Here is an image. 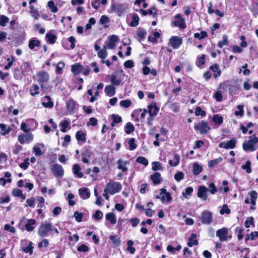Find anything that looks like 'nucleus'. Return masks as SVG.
Returning <instances> with one entry per match:
<instances>
[{
    "label": "nucleus",
    "mask_w": 258,
    "mask_h": 258,
    "mask_svg": "<svg viewBox=\"0 0 258 258\" xmlns=\"http://www.w3.org/2000/svg\"><path fill=\"white\" fill-rule=\"evenodd\" d=\"M139 17L137 14H133L132 15V21L130 23V26L136 27L139 24Z\"/></svg>",
    "instance_id": "obj_38"
},
{
    "label": "nucleus",
    "mask_w": 258,
    "mask_h": 258,
    "mask_svg": "<svg viewBox=\"0 0 258 258\" xmlns=\"http://www.w3.org/2000/svg\"><path fill=\"white\" fill-rule=\"evenodd\" d=\"M71 71L73 74L78 75L81 72V66L79 64H73L71 67Z\"/></svg>",
    "instance_id": "obj_39"
},
{
    "label": "nucleus",
    "mask_w": 258,
    "mask_h": 258,
    "mask_svg": "<svg viewBox=\"0 0 258 258\" xmlns=\"http://www.w3.org/2000/svg\"><path fill=\"white\" fill-rule=\"evenodd\" d=\"M250 162L247 161L245 164L242 165L241 168L243 170H245L247 173H250L251 172V168L250 167Z\"/></svg>",
    "instance_id": "obj_47"
},
{
    "label": "nucleus",
    "mask_w": 258,
    "mask_h": 258,
    "mask_svg": "<svg viewBox=\"0 0 258 258\" xmlns=\"http://www.w3.org/2000/svg\"><path fill=\"white\" fill-rule=\"evenodd\" d=\"M150 178L154 185L159 184L162 182L161 174L159 172H155L151 175Z\"/></svg>",
    "instance_id": "obj_17"
},
{
    "label": "nucleus",
    "mask_w": 258,
    "mask_h": 258,
    "mask_svg": "<svg viewBox=\"0 0 258 258\" xmlns=\"http://www.w3.org/2000/svg\"><path fill=\"white\" fill-rule=\"evenodd\" d=\"M257 143L258 138L253 135L249 138L247 142L243 143V149L245 151H254L258 149Z\"/></svg>",
    "instance_id": "obj_1"
},
{
    "label": "nucleus",
    "mask_w": 258,
    "mask_h": 258,
    "mask_svg": "<svg viewBox=\"0 0 258 258\" xmlns=\"http://www.w3.org/2000/svg\"><path fill=\"white\" fill-rule=\"evenodd\" d=\"M79 194L81 198L84 200L88 199L90 196V192L88 188L84 187L79 189Z\"/></svg>",
    "instance_id": "obj_18"
},
{
    "label": "nucleus",
    "mask_w": 258,
    "mask_h": 258,
    "mask_svg": "<svg viewBox=\"0 0 258 258\" xmlns=\"http://www.w3.org/2000/svg\"><path fill=\"white\" fill-rule=\"evenodd\" d=\"M64 62H63L62 61L59 62L57 63V67H56V73H57V74H61V71H62V69L64 68Z\"/></svg>",
    "instance_id": "obj_62"
},
{
    "label": "nucleus",
    "mask_w": 258,
    "mask_h": 258,
    "mask_svg": "<svg viewBox=\"0 0 258 258\" xmlns=\"http://www.w3.org/2000/svg\"><path fill=\"white\" fill-rule=\"evenodd\" d=\"M105 217L106 219L108 220L111 224L114 225L116 223L117 219L114 213L112 212L107 213L105 215Z\"/></svg>",
    "instance_id": "obj_26"
},
{
    "label": "nucleus",
    "mask_w": 258,
    "mask_h": 258,
    "mask_svg": "<svg viewBox=\"0 0 258 258\" xmlns=\"http://www.w3.org/2000/svg\"><path fill=\"white\" fill-rule=\"evenodd\" d=\"M203 170V167L198 163H195L193 164L192 173L195 175L199 174Z\"/></svg>",
    "instance_id": "obj_31"
},
{
    "label": "nucleus",
    "mask_w": 258,
    "mask_h": 258,
    "mask_svg": "<svg viewBox=\"0 0 258 258\" xmlns=\"http://www.w3.org/2000/svg\"><path fill=\"white\" fill-rule=\"evenodd\" d=\"M40 45V42L36 39H31L29 42V48L31 50H34L35 47H39Z\"/></svg>",
    "instance_id": "obj_25"
},
{
    "label": "nucleus",
    "mask_w": 258,
    "mask_h": 258,
    "mask_svg": "<svg viewBox=\"0 0 258 258\" xmlns=\"http://www.w3.org/2000/svg\"><path fill=\"white\" fill-rule=\"evenodd\" d=\"M223 160V158L222 157H219L217 159L210 160L208 162V166L209 168H214L215 167L218 163L222 162Z\"/></svg>",
    "instance_id": "obj_34"
},
{
    "label": "nucleus",
    "mask_w": 258,
    "mask_h": 258,
    "mask_svg": "<svg viewBox=\"0 0 258 258\" xmlns=\"http://www.w3.org/2000/svg\"><path fill=\"white\" fill-rule=\"evenodd\" d=\"M53 227L50 223H45L41 224L38 231V235L42 237H46L48 236L49 232L52 231Z\"/></svg>",
    "instance_id": "obj_6"
},
{
    "label": "nucleus",
    "mask_w": 258,
    "mask_h": 258,
    "mask_svg": "<svg viewBox=\"0 0 258 258\" xmlns=\"http://www.w3.org/2000/svg\"><path fill=\"white\" fill-rule=\"evenodd\" d=\"M0 128L1 130V133L3 136L8 134L11 131L10 128H7L6 125L3 123H0Z\"/></svg>",
    "instance_id": "obj_43"
},
{
    "label": "nucleus",
    "mask_w": 258,
    "mask_h": 258,
    "mask_svg": "<svg viewBox=\"0 0 258 258\" xmlns=\"http://www.w3.org/2000/svg\"><path fill=\"white\" fill-rule=\"evenodd\" d=\"M51 170L55 177H61L63 175L62 166L58 164H54L51 167Z\"/></svg>",
    "instance_id": "obj_8"
},
{
    "label": "nucleus",
    "mask_w": 258,
    "mask_h": 258,
    "mask_svg": "<svg viewBox=\"0 0 258 258\" xmlns=\"http://www.w3.org/2000/svg\"><path fill=\"white\" fill-rule=\"evenodd\" d=\"M78 105L77 102L73 99H70L66 103V107L70 113L73 112Z\"/></svg>",
    "instance_id": "obj_15"
},
{
    "label": "nucleus",
    "mask_w": 258,
    "mask_h": 258,
    "mask_svg": "<svg viewBox=\"0 0 258 258\" xmlns=\"http://www.w3.org/2000/svg\"><path fill=\"white\" fill-rule=\"evenodd\" d=\"M207 36V33L205 31H202L200 33H196L194 34V37L199 39H202Z\"/></svg>",
    "instance_id": "obj_54"
},
{
    "label": "nucleus",
    "mask_w": 258,
    "mask_h": 258,
    "mask_svg": "<svg viewBox=\"0 0 258 258\" xmlns=\"http://www.w3.org/2000/svg\"><path fill=\"white\" fill-rule=\"evenodd\" d=\"M211 70L214 72V77L216 78L220 76L221 75V71L219 68V66L217 64H215L213 66H211L210 67Z\"/></svg>",
    "instance_id": "obj_29"
},
{
    "label": "nucleus",
    "mask_w": 258,
    "mask_h": 258,
    "mask_svg": "<svg viewBox=\"0 0 258 258\" xmlns=\"http://www.w3.org/2000/svg\"><path fill=\"white\" fill-rule=\"evenodd\" d=\"M111 8L113 11L119 14V15L125 11V8L122 4H112Z\"/></svg>",
    "instance_id": "obj_22"
},
{
    "label": "nucleus",
    "mask_w": 258,
    "mask_h": 258,
    "mask_svg": "<svg viewBox=\"0 0 258 258\" xmlns=\"http://www.w3.org/2000/svg\"><path fill=\"white\" fill-rule=\"evenodd\" d=\"M152 170L154 171L161 170L162 168L161 163L159 162H153L152 163Z\"/></svg>",
    "instance_id": "obj_56"
},
{
    "label": "nucleus",
    "mask_w": 258,
    "mask_h": 258,
    "mask_svg": "<svg viewBox=\"0 0 258 258\" xmlns=\"http://www.w3.org/2000/svg\"><path fill=\"white\" fill-rule=\"evenodd\" d=\"M228 44V41L227 36L224 35L222 36V40L219 41L218 43V46L220 48H222L224 45H227Z\"/></svg>",
    "instance_id": "obj_44"
},
{
    "label": "nucleus",
    "mask_w": 258,
    "mask_h": 258,
    "mask_svg": "<svg viewBox=\"0 0 258 258\" xmlns=\"http://www.w3.org/2000/svg\"><path fill=\"white\" fill-rule=\"evenodd\" d=\"M223 117L218 114H215L212 118V121L215 124L220 125L223 122Z\"/></svg>",
    "instance_id": "obj_41"
},
{
    "label": "nucleus",
    "mask_w": 258,
    "mask_h": 258,
    "mask_svg": "<svg viewBox=\"0 0 258 258\" xmlns=\"http://www.w3.org/2000/svg\"><path fill=\"white\" fill-rule=\"evenodd\" d=\"M148 108V112L151 116H156L159 111V108L157 107L155 104L154 105H149Z\"/></svg>",
    "instance_id": "obj_27"
},
{
    "label": "nucleus",
    "mask_w": 258,
    "mask_h": 258,
    "mask_svg": "<svg viewBox=\"0 0 258 258\" xmlns=\"http://www.w3.org/2000/svg\"><path fill=\"white\" fill-rule=\"evenodd\" d=\"M175 18L176 20L172 23L174 26L178 27L181 29L185 28V20L182 18L179 14L176 15Z\"/></svg>",
    "instance_id": "obj_9"
},
{
    "label": "nucleus",
    "mask_w": 258,
    "mask_h": 258,
    "mask_svg": "<svg viewBox=\"0 0 258 258\" xmlns=\"http://www.w3.org/2000/svg\"><path fill=\"white\" fill-rule=\"evenodd\" d=\"M14 76L16 79L20 80L23 78L24 74L19 68H15L14 72Z\"/></svg>",
    "instance_id": "obj_35"
},
{
    "label": "nucleus",
    "mask_w": 258,
    "mask_h": 258,
    "mask_svg": "<svg viewBox=\"0 0 258 258\" xmlns=\"http://www.w3.org/2000/svg\"><path fill=\"white\" fill-rule=\"evenodd\" d=\"M200 218L202 224L207 225L210 224L213 220L212 213L208 210L202 212Z\"/></svg>",
    "instance_id": "obj_7"
},
{
    "label": "nucleus",
    "mask_w": 258,
    "mask_h": 258,
    "mask_svg": "<svg viewBox=\"0 0 258 258\" xmlns=\"http://www.w3.org/2000/svg\"><path fill=\"white\" fill-rule=\"evenodd\" d=\"M118 163V168L121 170L122 172H125L127 170V168L126 167V165L128 164L127 161H122L121 160H119L117 161Z\"/></svg>",
    "instance_id": "obj_33"
},
{
    "label": "nucleus",
    "mask_w": 258,
    "mask_h": 258,
    "mask_svg": "<svg viewBox=\"0 0 258 258\" xmlns=\"http://www.w3.org/2000/svg\"><path fill=\"white\" fill-rule=\"evenodd\" d=\"M136 161L139 163H140L141 164H143L145 166H147L148 164V160L144 157H138L136 159Z\"/></svg>",
    "instance_id": "obj_50"
},
{
    "label": "nucleus",
    "mask_w": 258,
    "mask_h": 258,
    "mask_svg": "<svg viewBox=\"0 0 258 258\" xmlns=\"http://www.w3.org/2000/svg\"><path fill=\"white\" fill-rule=\"evenodd\" d=\"M109 239L112 243L116 246H118L120 244V240L116 236L111 235L109 236Z\"/></svg>",
    "instance_id": "obj_48"
},
{
    "label": "nucleus",
    "mask_w": 258,
    "mask_h": 258,
    "mask_svg": "<svg viewBox=\"0 0 258 258\" xmlns=\"http://www.w3.org/2000/svg\"><path fill=\"white\" fill-rule=\"evenodd\" d=\"M46 37L47 38L49 42L51 44H53L55 42L56 36L51 33H47L46 34Z\"/></svg>",
    "instance_id": "obj_46"
},
{
    "label": "nucleus",
    "mask_w": 258,
    "mask_h": 258,
    "mask_svg": "<svg viewBox=\"0 0 258 258\" xmlns=\"http://www.w3.org/2000/svg\"><path fill=\"white\" fill-rule=\"evenodd\" d=\"M110 81L112 84V85H116L118 86L120 84V81L119 80L116 79V76L114 75H112L110 77Z\"/></svg>",
    "instance_id": "obj_55"
},
{
    "label": "nucleus",
    "mask_w": 258,
    "mask_h": 258,
    "mask_svg": "<svg viewBox=\"0 0 258 258\" xmlns=\"http://www.w3.org/2000/svg\"><path fill=\"white\" fill-rule=\"evenodd\" d=\"M39 87L37 85H33L30 89V94L34 96L39 93Z\"/></svg>",
    "instance_id": "obj_45"
},
{
    "label": "nucleus",
    "mask_w": 258,
    "mask_h": 258,
    "mask_svg": "<svg viewBox=\"0 0 258 258\" xmlns=\"http://www.w3.org/2000/svg\"><path fill=\"white\" fill-rule=\"evenodd\" d=\"M180 161V157L178 155H174L173 156V160H170L169 161V164L172 166H176Z\"/></svg>",
    "instance_id": "obj_37"
},
{
    "label": "nucleus",
    "mask_w": 258,
    "mask_h": 258,
    "mask_svg": "<svg viewBox=\"0 0 258 258\" xmlns=\"http://www.w3.org/2000/svg\"><path fill=\"white\" fill-rule=\"evenodd\" d=\"M106 191L110 195H114L118 192L122 188L121 184L116 181H110L106 185Z\"/></svg>",
    "instance_id": "obj_2"
},
{
    "label": "nucleus",
    "mask_w": 258,
    "mask_h": 258,
    "mask_svg": "<svg viewBox=\"0 0 258 258\" xmlns=\"http://www.w3.org/2000/svg\"><path fill=\"white\" fill-rule=\"evenodd\" d=\"M195 114L197 116L201 115L202 116H204L206 115V112L202 110L201 107H197L195 109Z\"/></svg>",
    "instance_id": "obj_60"
},
{
    "label": "nucleus",
    "mask_w": 258,
    "mask_h": 258,
    "mask_svg": "<svg viewBox=\"0 0 258 258\" xmlns=\"http://www.w3.org/2000/svg\"><path fill=\"white\" fill-rule=\"evenodd\" d=\"M170 42L173 48L177 49L181 45L182 40L178 37L172 36L170 39Z\"/></svg>",
    "instance_id": "obj_13"
},
{
    "label": "nucleus",
    "mask_w": 258,
    "mask_h": 258,
    "mask_svg": "<svg viewBox=\"0 0 258 258\" xmlns=\"http://www.w3.org/2000/svg\"><path fill=\"white\" fill-rule=\"evenodd\" d=\"M42 105L46 107L51 108L53 106V103L51 100V98L49 96L46 95L43 99V102L42 103Z\"/></svg>",
    "instance_id": "obj_21"
},
{
    "label": "nucleus",
    "mask_w": 258,
    "mask_h": 258,
    "mask_svg": "<svg viewBox=\"0 0 258 258\" xmlns=\"http://www.w3.org/2000/svg\"><path fill=\"white\" fill-rule=\"evenodd\" d=\"M135 130V127L131 122H127L125 126V132L127 134H130L133 133Z\"/></svg>",
    "instance_id": "obj_40"
},
{
    "label": "nucleus",
    "mask_w": 258,
    "mask_h": 258,
    "mask_svg": "<svg viewBox=\"0 0 258 258\" xmlns=\"http://www.w3.org/2000/svg\"><path fill=\"white\" fill-rule=\"evenodd\" d=\"M111 118L113 122H115L116 123H118L122 121L121 117L117 114H112Z\"/></svg>",
    "instance_id": "obj_61"
},
{
    "label": "nucleus",
    "mask_w": 258,
    "mask_h": 258,
    "mask_svg": "<svg viewBox=\"0 0 258 258\" xmlns=\"http://www.w3.org/2000/svg\"><path fill=\"white\" fill-rule=\"evenodd\" d=\"M33 139L32 133H28L26 134H20L18 137V140L21 144H25L26 142H30Z\"/></svg>",
    "instance_id": "obj_10"
},
{
    "label": "nucleus",
    "mask_w": 258,
    "mask_h": 258,
    "mask_svg": "<svg viewBox=\"0 0 258 258\" xmlns=\"http://www.w3.org/2000/svg\"><path fill=\"white\" fill-rule=\"evenodd\" d=\"M208 191V189L205 186H200L198 188L197 196L202 200L206 201L208 198L207 194Z\"/></svg>",
    "instance_id": "obj_12"
},
{
    "label": "nucleus",
    "mask_w": 258,
    "mask_h": 258,
    "mask_svg": "<svg viewBox=\"0 0 258 258\" xmlns=\"http://www.w3.org/2000/svg\"><path fill=\"white\" fill-rule=\"evenodd\" d=\"M44 147L43 143H37L33 148V152L36 156H40L43 154L41 149Z\"/></svg>",
    "instance_id": "obj_16"
},
{
    "label": "nucleus",
    "mask_w": 258,
    "mask_h": 258,
    "mask_svg": "<svg viewBox=\"0 0 258 258\" xmlns=\"http://www.w3.org/2000/svg\"><path fill=\"white\" fill-rule=\"evenodd\" d=\"M194 128L196 131H199L202 135L207 134L211 130V127L208 125L207 121L202 120L197 124H195Z\"/></svg>",
    "instance_id": "obj_5"
},
{
    "label": "nucleus",
    "mask_w": 258,
    "mask_h": 258,
    "mask_svg": "<svg viewBox=\"0 0 258 258\" xmlns=\"http://www.w3.org/2000/svg\"><path fill=\"white\" fill-rule=\"evenodd\" d=\"M33 246H32V242H30L29 244L23 248V251L25 253L31 254L33 252Z\"/></svg>",
    "instance_id": "obj_57"
},
{
    "label": "nucleus",
    "mask_w": 258,
    "mask_h": 258,
    "mask_svg": "<svg viewBox=\"0 0 258 258\" xmlns=\"http://www.w3.org/2000/svg\"><path fill=\"white\" fill-rule=\"evenodd\" d=\"M47 5L51 12L56 13L58 11L57 8L54 5V3L52 1H49Z\"/></svg>",
    "instance_id": "obj_49"
},
{
    "label": "nucleus",
    "mask_w": 258,
    "mask_h": 258,
    "mask_svg": "<svg viewBox=\"0 0 258 258\" xmlns=\"http://www.w3.org/2000/svg\"><path fill=\"white\" fill-rule=\"evenodd\" d=\"M160 199L162 202H170L172 199L170 193L167 192L165 188L160 189Z\"/></svg>",
    "instance_id": "obj_14"
},
{
    "label": "nucleus",
    "mask_w": 258,
    "mask_h": 258,
    "mask_svg": "<svg viewBox=\"0 0 258 258\" xmlns=\"http://www.w3.org/2000/svg\"><path fill=\"white\" fill-rule=\"evenodd\" d=\"M197 237V235L194 233H192L190 237L189 238L188 242L187 243V245L189 247H191L194 245H197L198 244V240L196 239Z\"/></svg>",
    "instance_id": "obj_32"
},
{
    "label": "nucleus",
    "mask_w": 258,
    "mask_h": 258,
    "mask_svg": "<svg viewBox=\"0 0 258 258\" xmlns=\"http://www.w3.org/2000/svg\"><path fill=\"white\" fill-rule=\"evenodd\" d=\"M73 170L74 175L77 176L78 178H82L83 177V173L81 172V168L79 164H74L73 167Z\"/></svg>",
    "instance_id": "obj_23"
},
{
    "label": "nucleus",
    "mask_w": 258,
    "mask_h": 258,
    "mask_svg": "<svg viewBox=\"0 0 258 258\" xmlns=\"http://www.w3.org/2000/svg\"><path fill=\"white\" fill-rule=\"evenodd\" d=\"M230 212V210L228 208V206L226 205L223 206L222 209L220 211V213L222 215L224 214H228Z\"/></svg>",
    "instance_id": "obj_64"
},
{
    "label": "nucleus",
    "mask_w": 258,
    "mask_h": 258,
    "mask_svg": "<svg viewBox=\"0 0 258 258\" xmlns=\"http://www.w3.org/2000/svg\"><path fill=\"white\" fill-rule=\"evenodd\" d=\"M86 135L84 131H79L76 134V137L78 141H81L85 142L86 140Z\"/></svg>",
    "instance_id": "obj_28"
},
{
    "label": "nucleus",
    "mask_w": 258,
    "mask_h": 258,
    "mask_svg": "<svg viewBox=\"0 0 258 258\" xmlns=\"http://www.w3.org/2000/svg\"><path fill=\"white\" fill-rule=\"evenodd\" d=\"M92 155V152L89 150L86 149L82 153V161L85 163H88L89 160L88 158H90Z\"/></svg>",
    "instance_id": "obj_24"
},
{
    "label": "nucleus",
    "mask_w": 258,
    "mask_h": 258,
    "mask_svg": "<svg viewBox=\"0 0 258 258\" xmlns=\"http://www.w3.org/2000/svg\"><path fill=\"white\" fill-rule=\"evenodd\" d=\"M216 235L219 238L220 241H226L231 239V235L229 233V229L226 227H223L217 230Z\"/></svg>",
    "instance_id": "obj_4"
},
{
    "label": "nucleus",
    "mask_w": 258,
    "mask_h": 258,
    "mask_svg": "<svg viewBox=\"0 0 258 258\" xmlns=\"http://www.w3.org/2000/svg\"><path fill=\"white\" fill-rule=\"evenodd\" d=\"M107 47L103 46V48L100 50L98 53V56L102 60L104 59L107 56V52L106 51Z\"/></svg>",
    "instance_id": "obj_36"
},
{
    "label": "nucleus",
    "mask_w": 258,
    "mask_h": 258,
    "mask_svg": "<svg viewBox=\"0 0 258 258\" xmlns=\"http://www.w3.org/2000/svg\"><path fill=\"white\" fill-rule=\"evenodd\" d=\"M237 140L232 139L227 142H221L219 144V147L225 149H234L236 146Z\"/></svg>",
    "instance_id": "obj_11"
},
{
    "label": "nucleus",
    "mask_w": 258,
    "mask_h": 258,
    "mask_svg": "<svg viewBox=\"0 0 258 258\" xmlns=\"http://www.w3.org/2000/svg\"><path fill=\"white\" fill-rule=\"evenodd\" d=\"M238 110L235 111V115L242 116L243 115L244 111L243 110V106L242 105H238L237 107Z\"/></svg>",
    "instance_id": "obj_59"
},
{
    "label": "nucleus",
    "mask_w": 258,
    "mask_h": 258,
    "mask_svg": "<svg viewBox=\"0 0 258 258\" xmlns=\"http://www.w3.org/2000/svg\"><path fill=\"white\" fill-rule=\"evenodd\" d=\"M104 91L107 96L111 97L115 94L116 88L112 85H107L105 88Z\"/></svg>",
    "instance_id": "obj_19"
},
{
    "label": "nucleus",
    "mask_w": 258,
    "mask_h": 258,
    "mask_svg": "<svg viewBox=\"0 0 258 258\" xmlns=\"http://www.w3.org/2000/svg\"><path fill=\"white\" fill-rule=\"evenodd\" d=\"M103 217V214L102 213L99 211V210H97L95 214L93 215V217L95 219V220H100Z\"/></svg>",
    "instance_id": "obj_63"
},
{
    "label": "nucleus",
    "mask_w": 258,
    "mask_h": 258,
    "mask_svg": "<svg viewBox=\"0 0 258 258\" xmlns=\"http://www.w3.org/2000/svg\"><path fill=\"white\" fill-rule=\"evenodd\" d=\"M118 40V37L112 35L109 38V42L107 43V47L109 49H114L116 46V42Z\"/></svg>",
    "instance_id": "obj_20"
},
{
    "label": "nucleus",
    "mask_w": 258,
    "mask_h": 258,
    "mask_svg": "<svg viewBox=\"0 0 258 258\" xmlns=\"http://www.w3.org/2000/svg\"><path fill=\"white\" fill-rule=\"evenodd\" d=\"M174 177L176 181L179 182L183 179L184 173L181 171H178L175 174Z\"/></svg>",
    "instance_id": "obj_52"
},
{
    "label": "nucleus",
    "mask_w": 258,
    "mask_h": 258,
    "mask_svg": "<svg viewBox=\"0 0 258 258\" xmlns=\"http://www.w3.org/2000/svg\"><path fill=\"white\" fill-rule=\"evenodd\" d=\"M9 20V19L4 16V15H2L0 17V25L3 26V27H4L6 26L7 23L8 22Z\"/></svg>",
    "instance_id": "obj_53"
},
{
    "label": "nucleus",
    "mask_w": 258,
    "mask_h": 258,
    "mask_svg": "<svg viewBox=\"0 0 258 258\" xmlns=\"http://www.w3.org/2000/svg\"><path fill=\"white\" fill-rule=\"evenodd\" d=\"M36 224V221L34 219H29L25 225L26 229L28 231H31L34 229V225Z\"/></svg>",
    "instance_id": "obj_30"
},
{
    "label": "nucleus",
    "mask_w": 258,
    "mask_h": 258,
    "mask_svg": "<svg viewBox=\"0 0 258 258\" xmlns=\"http://www.w3.org/2000/svg\"><path fill=\"white\" fill-rule=\"evenodd\" d=\"M33 78H36L37 82L40 85L42 89L44 88V83L48 82L50 79L48 73L44 71L38 72Z\"/></svg>",
    "instance_id": "obj_3"
},
{
    "label": "nucleus",
    "mask_w": 258,
    "mask_h": 258,
    "mask_svg": "<svg viewBox=\"0 0 258 258\" xmlns=\"http://www.w3.org/2000/svg\"><path fill=\"white\" fill-rule=\"evenodd\" d=\"M192 192L193 188L192 187H188L182 192V195L184 198L188 199L189 198L188 196H190Z\"/></svg>",
    "instance_id": "obj_42"
},
{
    "label": "nucleus",
    "mask_w": 258,
    "mask_h": 258,
    "mask_svg": "<svg viewBox=\"0 0 258 258\" xmlns=\"http://www.w3.org/2000/svg\"><path fill=\"white\" fill-rule=\"evenodd\" d=\"M128 144L129 145L130 150H134L137 148V145L135 144V139L134 138L131 139L128 142Z\"/></svg>",
    "instance_id": "obj_51"
},
{
    "label": "nucleus",
    "mask_w": 258,
    "mask_h": 258,
    "mask_svg": "<svg viewBox=\"0 0 258 258\" xmlns=\"http://www.w3.org/2000/svg\"><path fill=\"white\" fill-rule=\"evenodd\" d=\"M132 104V102L130 100H123L120 102L119 105L120 106L127 108L128 107Z\"/></svg>",
    "instance_id": "obj_58"
}]
</instances>
